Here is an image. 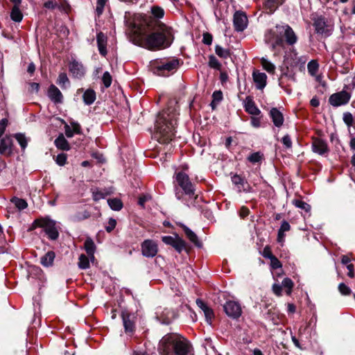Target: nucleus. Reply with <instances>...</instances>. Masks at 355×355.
<instances>
[{
    "mask_svg": "<svg viewBox=\"0 0 355 355\" xmlns=\"http://www.w3.org/2000/svg\"><path fill=\"white\" fill-rule=\"evenodd\" d=\"M150 33H139L135 43L150 50L168 47L173 40L171 28L162 24L157 19H153L148 24Z\"/></svg>",
    "mask_w": 355,
    "mask_h": 355,
    "instance_id": "nucleus-1",
    "label": "nucleus"
},
{
    "mask_svg": "<svg viewBox=\"0 0 355 355\" xmlns=\"http://www.w3.org/2000/svg\"><path fill=\"white\" fill-rule=\"evenodd\" d=\"M264 40L272 51H276L277 48L284 49L285 44L294 45L297 41V36L290 26L284 24L268 30Z\"/></svg>",
    "mask_w": 355,
    "mask_h": 355,
    "instance_id": "nucleus-2",
    "label": "nucleus"
},
{
    "mask_svg": "<svg viewBox=\"0 0 355 355\" xmlns=\"http://www.w3.org/2000/svg\"><path fill=\"white\" fill-rule=\"evenodd\" d=\"M160 355H192L191 345L184 337L177 334H168L159 342Z\"/></svg>",
    "mask_w": 355,
    "mask_h": 355,
    "instance_id": "nucleus-3",
    "label": "nucleus"
},
{
    "mask_svg": "<svg viewBox=\"0 0 355 355\" xmlns=\"http://www.w3.org/2000/svg\"><path fill=\"white\" fill-rule=\"evenodd\" d=\"M177 124V115L175 112L164 110L159 113L155 123V137L162 144L169 143L174 136Z\"/></svg>",
    "mask_w": 355,
    "mask_h": 355,
    "instance_id": "nucleus-4",
    "label": "nucleus"
},
{
    "mask_svg": "<svg viewBox=\"0 0 355 355\" xmlns=\"http://www.w3.org/2000/svg\"><path fill=\"white\" fill-rule=\"evenodd\" d=\"M35 223L38 226L43 228L45 234L51 240H56L59 236L58 228L56 222L49 218L37 219Z\"/></svg>",
    "mask_w": 355,
    "mask_h": 355,
    "instance_id": "nucleus-5",
    "label": "nucleus"
},
{
    "mask_svg": "<svg viewBox=\"0 0 355 355\" xmlns=\"http://www.w3.org/2000/svg\"><path fill=\"white\" fill-rule=\"evenodd\" d=\"M179 65V61L177 59L165 61L157 64L154 67L153 73L162 76H168L171 71L175 70Z\"/></svg>",
    "mask_w": 355,
    "mask_h": 355,
    "instance_id": "nucleus-6",
    "label": "nucleus"
},
{
    "mask_svg": "<svg viewBox=\"0 0 355 355\" xmlns=\"http://www.w3.org/2000/svg\"><path fill=\"white\" fill-rule=\"evenodd\" d=\"M175 180L185 194L189 196H193L194 195V187L187 174L182 171L176 173Z\"/></svg>",
    "mask_w": 355,
    "mask_h": 355,
    "instance_id": "nucleus-7",
    "label": "nucleus"
},
{
    "mask_svg": "<svg viewBox=\"0 0 355 355\" xmlns=\"http://www.w3.org/2000/svg\"><path fill=\"white\" fill-rule=\"evenodd\" d=\"M315 29L317 33L327 37L329 36L334 30V25L324 17H318L314 22Z\"/></svg>",
    "mask_w": 355,
    "mask_h": 355,
    "instance_id": "nucleus-8",
    "label": "nucleus"
},
{
    "mask_svg": "<svg viewBox=\"0 0 355 355\" xmlns=\"http://www.w3.org/2000/svg\"><path fill=\"white\" fill-rule=\"evenodd\" d=\"M351 98V94L345 90L331 94L329 98V103L333 107H339L346 105Z\"/></svg>",
    "mask_w": 355,
    "mask_h": 355,
    "instance_id": "nucleus-9",
    "label": "nucleus"
},
{
    "mask_svg": "<svg viewBox=\"0 0 355 355\" xmlns=\"http://www.w3.org/2000/svg\"><path fill=\"white\" fill-rule=\"evenodd\" d=\"M225 313L232 319L239 318L242 314V309L240 304L235 301H227L223 306Z\"/></svg>",
    "mask_w": 355,
    "mask_h": 355,
    "instance_id": "nucleus-10",
    "label": "nucleus"
},
{
    "mask_svg": "<svg viewBox=\"0 0 355 355\" xmlns=\"http://www.w3.org/2000/svg\"><path fill=\"white\" fill-rule=\"evenodd\" d=\"M141 248L143 256L148 258L155 257L158 251L157 243L150 239L145 240L141 243Z\"/></svg>",
    "mask_w": 355,
    "mask_h": 355,
    "instance_id": "nucleus-11",
    "label": "nucleus"
},
{
    "mask_svg": "<svg viewBox=\"0 0 355 355\" xmlns=\"http://www.w3.org/2000/svg\"><path fill=\"white\" fill-rule=\"evenodd\" d=\"M248 17L246 15L241 11H236L233 17V24L235 31L241 32L244 31L248 26Z\"/></svg>",
    "mask_w": 355,
    "mask_h": 355,
    "instance_id": "nucleus-12",
    "label": "nucleus"
},
{
    "mask_svg": "<svg viewBox=\"0 0 355 355\" xmlns=\"http://www.w3.org/2000/svg\"><path fill=\"white\" fill-rule=\"evenodd\" d=\"M162 241L166 244L173 246L178 252H181L186 248V243L178 236H164L162 238Z\"/></svg>",
    "mask_w": 355,
    "mask_h": 355,
    "instance_id": "nucleus-13",
    "label": "nucleus"
},
{
    "mask_svg": "<svg viewBox=\"0 0 355 355\" xmlns=\"http://www.w3.org/2000/svg\"><path fill=\"white\" fill-rule=\"evenodd\" d=\"M47 96L55 104L62 103L63 95L60 89L54 85H51L47 91Z\"/></svg>",
    "mask_w": 355,
    "mask_h": 355,
    "instance_id": "nucleus-14",
    "label": "nucleus"
},
{
    "mask_svg": "<svg viewBox=\"0 0 355 355\" xmlns=\"http://www.w3.org/2000/svg\"><path fill=\"white\" fill-rule=\"evenodd\" d=\"M69 71L73 76L77 78H81L85 73V69L83 64L76 60L70 62Z\"/></svg>",
    "mask_w": 355,
    "mask_h": 355,
    "instance_id": "nucleus-15",
    "label": "nucleus"
},
{
    "mask_svg": "<svg viewBox=\"0 0 355 355\" xmlns=\"http://www.w3.org/2000/svg\"><path fill=\"white\" fill-rule=\"evenodd\" d=\"M312 149L314 153L319 155H324L329 152L327 142L321 139H314L312 143Z\"/></svg>",
    "mask_w": 355,
    "mask_h": 355,
    "instance_id": "nucleus-16",
    "label": "nucleus"
},
{
    "mask_svg": "<svg viewBox=\"0 0 355 355\" xmlns=\"http://www.w3.org/2000/svg\"><path fill=\"white\" fill-rule=\"evenodd\" d=\"M123 327L126 334H132L135 331V323L131 319V315L126 311H123L121 313Z\"/></svg>",
    "mask_w": 355,
    "mask_h": 355,
    "instance_id": "nucleus-17",
    "label": "nucleus"
},
{
    "mask_svg": "<svg viewBox=\"0 0 355 355\" xmlns=\"http://www.w3.org/2000/svg\"><path fill=\"white\" fill-rule=\"evenodd\" d=\"M12 140L10 136H6L0 141V154L10 155L12 152Z\"/></svg>",
    "mask_w": 355,
    "mask_h": 355,
    "instance_id": "nucleus-18",
    "label": "nucleus"
},
{
    "mask_svg": "<svg viewBox=\"0 0 355 355\" xmlns=\"http://www.w3.org/2000/svg\"><path fill=\"white\" fill-rule=\"evenodd\" d=\"M253 80L258 89H263L266 85L267 76L265 73L254 71L252 73Z\"/></svg>",
    "mask_w": 355,
    "mask_h": 355,
    "instance_id": "nucleus-19",
    "label": "nucleus"
},
{
    "mask_svg": "<svg viewBox=\"0 0 355 355\" xmlns=\"http://www.w3.org/2000/svg\"><path fill=\"white\" fill-rule=\"evenodd\" d=\"M270 116L276 127L280 128L283 125L284 121V116L277 108L273 107L270 110Z\"/></svg>",
    "mask_w": 355,
    "mask_h": 355,
    "instance_id": "nucleus-20",
    "label": "nucleus"
},
{
    "mask_svg": "<svg viewBox=\"0 0 355 355\" xmlns=\"http://www.w3.org/2000/svg\"><path fill=\"white\" fill-rule=\"evenodd\" d=\"M244 104L245 110L250 114L257 116L261 113L260 110L256 106L250 97H246Z\"/></svg>",
    "mask_w": 355,
    "mask_h": 355,
    "instance_id": "nucleus-21",
    "label": "nucleus"
},
{
    "mask_svg": "<svg viewBox=\"0 0 355 355\" xmlns=\"http://www.w3.org/2000/svg\"><path fill=\"white\" fill-rule=\"evenodd\" d=\"M97 44L99 53L105 56L107 54L106 44L107 37L103 33H99L96 36Z\"/></svg>",
    "mask_w": 355,
    "mask_h": 355,
    "instance_id": "nucleus-22",
    "label": "nucleus"
},
{
    "mask_svg": "<svg viewBox=\"0 0 355 355\" xmlns=\"http://www.w3.org/2000/svg\"><path fill=\"white\" fill-rule=\"evenodd\" d=\"M180 227L182 228L187 237L190 240L191 242H192L196 246H201L200 242L198 241L197 235L191 230H190L184 224H180Z\"/></svg>",
    "mask_w": 355,
    "mask_h": 355,
    "instance_id": "nucleus-23",
    "label": "nucleus"
},
{
    "mask_svg": "<svg viewBox=\"0 0 355 355\" xmlns=\"http://www.w3.org/2000/svg\"><path fill=\"white\" fill-rule=\"evenodd\" d=\"M284 0H264V8L268 13L272 14L283 3Z\"/></svg>",
    "mask_w": 355,
    "mask_h": 355,
    "instance_id": "nucleus-24",
    "label": "nucleus"
},
{
    "mask_svg": "<svg viewBox=\"0 0 355 355\" xmlns=\"http://www.w3.org/2000/svg\"><path fill=\"white\" fill-rule=\"evenodd\" d=\"M44 7L47 9L53 10L55 8L58 7L60 9L64 10V12H67L69 9V6L67 3H64V5L58 6L56 3L55 0H46L44 3Z\"/></svg>",
    "mask_w": 355,
    "mask_h": 355,
    "instance_id": "nucleus-25",
    "label": "nucleus"
},
{
    "mask_svg": "<svg viewBox=\"0 0 355 355\" xmlns=\"http://www.w3.org/2000/svg\"><path fill=\"white\" fill-rule=\"evenodd\" d=\"M83 98L86 105H91L96 100V93L93 89H88L84 92Z\"/></svg>",
    "mask_w": 355,
    "mask_h": 355,
    "instance_id": "nucleus-26",
    "label": "nucleus"
},
{
    "mask_svg": "<svg viewBox=\"0 0 355 355\" xmlns=\"http://www.w3.org/2000/svg\"><path fill=\"white\" fill-rule=\"evenodd\" d=\"M55 145L58 148H60L63 150H69V144L67 140L64 138L63 135H60L55 140Z\"/></svg>",
    "mask_w": 355,
    "mask_h": 355,
    "instance_id": "nucleus-27",
    "label": "nucleus"
},
{
    "mask_svg": "<svg viewBox=\"0 0 355 355\" xmlns=\"http://www.w3.org/2000/svg\"><path fill=\"white\" fill-rule=\"evenodd\" d=\"M54 259L55 253L53 251H49L41 258L40 262L42 266L49 267L53 264Z\"/></svg>",
    "mask_w": 355,
    "mask_h": 355,
    "instance_id": "nucleus-28",
    "label": "nucleus"
},
{
    "mask_svg": "<svg viewBox=\"0 0 355 355\" xmlns=\"http://www.w3.org/2000/svg\"><path fill=\"white\" fill-rule=\"evenodd\" d=\"M107 203L110 207L114 211H119L123 207L122 201L116 198L108 199Z\"/></svg>",
    "mask_w": 355,
    "mask_h": 355,
    "instance_id": "nucleus-29",
    "label": "nucleus"
},
{
    "mask_svg": "<svg viewBox=\"0 0 355 355\" xmlns=\"http://www.w3.org/2000/svg\"><path fill=\"white\" fill-rule=\"evenodd\" d=\"M112 192L104 189V190H94L92 192L93 199L95 201H98L101 199L105 198L107 196L110 195Z\"/></svg>",
    "mask_w": 355,
    "mask_h": 355,
    "instance_id": "nucleus-30",
    "label": "nucleus"
},
{
    "mask_svg": "<svg viewBox=\"0 0 355 355\" xmlns=\"http://www.w3.org/2000/svg\"><path fill=\"white\" fill-rule=\"evenodd\" d=\"M85 249L89 256L94 257L96 246L91 238H87L85 241Z\"/></svg>",
    "mask_w": 355,
    "mask_h": 355,
    "instance_id": "nucleus-31",
    "label": "nucleus"
},
{
    "mask_svg": "<svg viewBox=\"0 0 355 355\" xmlns=\"http://www.w3.org/2000/svg\"><path fill=\"white\" fill-rule=\"evenodd\" d=\"M19 6L14 5L10 13L11 19L17 22L21 21L23 18L22 13L19 10Z\"/></svg>",
    "mask_w": 355,
    "mask_h": 355,
    "instance_id": "nucleus-32",
    "label": "nucleus"
},
{
    "mask_svg": "<svg viewBox=\"0 0 355 355\" xmlns=\"http://www.w3.org/2000/svg\"><path fill=\"white\" fill-rule=\"evenodd\" d=\"M261 63L263 69H265L269 73H274L275 71V66L271 62L266 58H262L261 59Z\"/></svg>",
    "mask_w": 355,
    "mask_h": 355,
    "instance_id": "nucleus-33",
    "label": "nucleus"
},
{
    "mask_svg": "<svg viewBox=\"0 0 355 355\" xmlns=\"http://www.w3.org/2000/svg\"><path fill=\"white\" fill-rule=\"evenodd\" d=\"M57 84H58L62 89L67 88V85H69V80L67 77V73H60L57 80Z\"/></svg>",
    "mask_w": 355,
    "mask_h": 355,
    "instance_id": "nucleus-34",
    "label": "nucleus"
},
{
    "mask_svg": "<svg viewBox=\"0 0 355 355\" xmlns=\"http://www.w3.org/2000/svg\"><path fill=\"white\" fill-rule=\"evenodd\" d=\"M10 201L15 205L19 210H23L28 206L26 201L17 197H13Z\"/></svg>",
    "mask_w": 355,
    "mask_h": 355,
    "instance_id": "nucleus-35",
    "label": "nucleus"
},
{
    "mask_svg": "<svg viewBox=\"0 0 355 355\" xmlns=\"http://www.w3.org/2000/svg\"><path fill=\"white\" fill-rule=\"evenodd\" d=\"M215 52L218 56L221 58L226 59L230 57V51L228 49H224L220 45H216Z\"/></svg>",
    "mask_w": 355,
    "mask_h": 355,
    "instance_id": "nucleus-36",
    "label": "nucleus"
},
{
    "mask_svg": "<svg viewBox=\"0 0 355 355\" xmlns=\"http://www.w3.org/2000/svg\"><path fill=\"white\" fill-rule=\"evenodd\" d=\"M15 138L19 144L21 149L25 150V148L27 146V144H28V139H26L25 135L21 133H17V134L15 135Z\"/></svg>",
    "mask_w": 355,
    "mask_h": 355,
    "instance_id": "nucleus-37",
    "label": "nucleus"
},
{
    "mask_svg": "<svg viewBox=\"0 0 355 355\" xmlns=\"http://www.w3.org/2000/svg\"><path fill=\"white\" fill-rule=\"evenodd\" d=\"M319 65L315 60H311L308 63L307 69L309 73L311 76H314L316 74L318 70Z\"/></svg>",
    "mask_w": 355,
    "mask_h": 355,
    "instance_id": "nucleus-38",
    "label": "nucleus"
},
{
    "mask_svg": "<svg viewBox=\"0 0 355 355\" xmlns=\"http://www.w3.org/2000/svg\"><path fill=\"white\" fill-rule=\"evenodd\" d=\"M248 159L252 164H256L260 162L263 159V154L260 152H256L252 153L248 157Z\"/></svg>",
    "mask_w": 355,
    "mask_h": 355,
    "instance_id": "nucleus-39",
    "label": "nucleus"
},
{
    "mask_svg": "<svg viewBox=\"0 0 355 355\" xmlns=\"http://www.w3.org/2000/svg\"><path fill=\"white\" fill-rule=\"evenodd\" d=\"M282 286L286 288V294L290 295L292 292V289L293 287V282L291 279L285 278L282 281Z\"/></svg>",
    "mask_w": 355,
    "mask_h": 355,
    "instance_id": "nucleus-40",
    "label": "nucleus"
},
{
    "mask_svg": "<svg viewBox=\"0 0 355 355\" xmlns=\"http://www.w3.org/2000/svg\"><path fill=\"white\" fill-rule=\"evenodd\" d=\"M78 266L81 269H87L89 267V259L85 254H81L79 257Z\"/></svg>",
    "mask_w": 355,
    "mask_h": 355,
    "instance_id": "nucleus-41",
    "label": "nucleus"
},
{
    "mask_svg": "<svg viewBox=\"0 0 355 355\" xmlns=\"http://www.w3.org/2000/svg\"><path fill=\"white\" fill-rule=\"evenodd\" d=\"M209 66L213 69H220L221 64L214 55L209 57Z\"/></svg>",
    "mask_w": 355,
    "mask_h": 355,
    "instance_id": "nucleus-42",
    "label": "nucleus"
},
{
    "mask_svg": "<svg viewBox=\"0 0 355 355\" xmlns=\"http://www.w3.org/2000/svg\"><path fill=\"white\" fill-rule=\"evenodd\" d=\"M112 78L110 73L108 71H105L102 77V81L103 83L104 86L106 88L109 87L112 84Z\"/></svg>",
    "mask_w": 355,
    "mask_h": 355,
    "instance_id": "nucleus-43",
    "label": "nucleus"
},
{
    "mask_svg": "<svg viewBox=\"0 0 355 355\" xmlns=\"http://www.w3.org/2000/svg\"><path fill=\"white\" fill-rule=\"evenodd\" d=\"M232 182L234 184L237 185L239 191H241V186L243 185L244 179L236 174L232 177Z\"/></svg>",
    "mask_w": 355,
    "mask_h": 355,
    "instance_id": "nucleus-44",
    "label": "nucleus"
},
{
    "mask_svg": "<svg viewBox=\"0 0 355 355\" xmlns=\"http://www.w3.org/2000/svg\"><path fill=\"white\" fill-rule=\"evenodd\" d=\"M338 291L343 295H349L352 293L350 288L344 283H340L338 285Z\"/></svg>",
    "mask_w": 355,
    "mask_h": 355,
    "instance_id": "nucleus-45",
    "label": "nucleus"
},
{
    "mask_svg": "<svg viewBox=\"0 0 355 355\" xmlns=\"http://www.w3.org/2000/svg\"><path fill=\"white\" fill-rule=\"evenodd\" d=\"M343 121L347 126H351L354 122V118L350 112H345L343 117Z\"/></svg>",
    "mask_w": 355,
    "mask_h": 355,
    "instance_id": "nucleus-46",
    "label": "nucleus"
},
{
    "mask_svg": "<svg viewBox=\"0 0 355 355\" xmlns=\"http://www.w3.org/2000/svg\"><path fill=\"white\" fill-rule=\"evenodd\" d=\"M294 204L297 207L304 209L306 211H309L311 209L310 205L304 201L297 200H295Z\"/></svg>",
    "mask_w": 355,
    "mask_h": 355,
    "instance_id": "nucleus-47",
    "label": "nucleus"
},
{
    "mask_svg": "<svg viewBox=\"0 0 355 355\" xmlns=\"http://www.w3.org/2000/svg\"><path fill=\"white\" fill-rule=\"evenodd\" d=\"M107 1V0H97L96 11L98 15H101L103 13L105 5Z\"/></svg>",
    "mask_w": 355,
    "mask_h": 355,
    "instance_id": "nucleus-48",
    "label": "nucleus"
},
{
    "mask_svg": "<svg viewBox=\"0 0 355 355\" xmlns=\"http://www.w3.org/2000/svg\"><path fill=\"white\" fill-rule=\"evenodd\" d=\"M213 101L211 104L216 103H218L223 99V93L220 91H215L212 95Z\"/></svg>",
    "mask_w": 355,
    "mask_h": 355,
    "instance_id": "nucleus-49",
    "label": "nucleus"
},
{
    "mask_svg": "<svg viewBox=\"0 0 355 355\" xmlns=\"http://www.w3.org/2000/svg\"><path fill=\"white\" fill-rule=\"evenodd\" d=\"M56 163L60 166H64L67 162V155L64 153H61L56 157Z\"/></svg>",
    "mask_w": 355,
    "mask_h": 355,
    "instance_id": "nucleus-50",
    "label": "nucleus"
},
{
    "mask_svg": "<svg viewBox=\"0 0 355 355\" xmlns=\"http://www.w3.org/2000/svg\"><path fill=\"white\" fill-rule=\"evenodd\" d=\"M152 13L155 17L162 18L164 16V10L159 7H153Z\"/></svg>",
    "mask_w": 355,
    "mask_h": 355,
    "instance_id": "nucleus-51",
    "label": "nucleus"
},
{
    "mask_svg": "<svg viewBox=\"0 0 355 355\" xmlns=\"http://www.w3.org/2000/svg\"><path fill=\"white\" fill-rule=\"evenodd\" d=\"M205 314V319H206V321L207 322V323H209V324H211V320L214 317V311L213 310L208 307L206 310V311L204 313Z\"/></svg>",
    "mask_w": 355,
    "mask_h": 355,
    "instance_id": "nucleus-52",
    "label": "nucleus"
},
{
    "mask_svg": "<svg viewBox=\"0 0 355 355\" xmlns=\"http://www.w3.org/2000/svg\"><path fill=\"white\" fill-rule=\"evenodd\" d=\"M116 221L115 219L110 218L107 223V225L105 226V230L107 232H111L116 227Z\"/></svg>",
    "mask_w": 355,
    "mask_h": 355,
    "instance_id": "nucleus-53",
    "label": "nucleus"
},
{
    "mask_svg": "<svg viewBox=\"0 0 355 355\" xmlns=\"http://www.w3.org/2000/svg\"><path fill=\"white\" fill-rule=\"evenodd\" d=\"M270 266L272 269L282 268V263L276 257H272L270 259Z\"/></svg>",
    "mask_w": 355,
    "mask_h": 355,
    "instance_id": "nucleus-54",
    "label": "nucleus"
},
{
    "mask_svg": "<svg viewBox=\"0 0 355 355\" xmlns=\"http://www.w3.org/2000/svg\"><path fill=\"white\" fill-rule=\"evenodd\" d=\"M282 141L287 148H290L292 147V141L291 137L288 135H285L282 138Z\"/></svg>",
    "mask_w": 355,
    "mask_h": 355,
    "instance_id": "nucleus-55",
    "label": "nucleus"
},
{
    "mask_svg": "<svg viewBox=\"0 0 355 355\" xmlns=\"http://www.w3.org/2000/svg\"><path fill=\"white\" fill-rule=\"evenodd\" d=\"M202 42L207 45H210L212 42V36L211 34L206 33L203 34Z\"/></svg>",
    "mask_w": 355,
    "mask_h": 355,
    "instance_id": "nucleus-56",
    "label": "nucleus"
},
{
    "mask_svg": "<svg viewBox=\"0 0 355 355\" xmlns=\"http://www.w3.org/2000/svg\"><path fill=\"white\" fill-rule=\"evenodd\" d=\"M262 255L265 258H267V259H270L272 257H274V255L272 254L270 248L268 247V246L264 248V249L263 250Z\"/></svg>",
    "mask_w": 355,
    "mask_h": 355,
    "instance_id": "nucleus-57",
    "label": "nucleus"
},
{
    "mask_svg": "<svg viewBox=\"0 0 355 355\" xmlns=\"http://www.w3.org/2000/svg\"><path fill=\"white\" fill-rule=\"evenodd\" d=\"M282 285L275 284L272 286V291H273L274 293L277 296L282 295Z\"/></svg>",
    "mask_w": 355,
    "mask_h": 355,
    "instance_id": "nucleus-58",
    "label": "nucleus"
},
{
    "mask_svg": "<svg viewBox=\"0 0 355 355\" xmlns=\"http://www.w3.org/2000/svg\"><path fill=\"white\" fill-rule=\"evenodd\" d=\"M7 125L8 120L6 119H2L0 121V135H3Z\"/></svg>",
    "mask_w": 355,
    "mask_h": 355,
    "instance_id": "nucleus-59",
    "label": "nucleus"
},
{
    "mask_svg": "<svg viewBox=\"0 0 355 355\" xmlns=\"http://www.w3.org/2000/svg\"><path fill=\"white\" fill-rule=\"evenodd\" d=\"M250 123H251V125L254 128H259V127H260V125H261L259 118L256 117V116L251 117Z\"/></svg>",
    "mask_w": 355,
    "mask_h": 355,
    "instance_id": "nucleus-60",
    "label": "nucleus"
},
{
    "mask_svg": "<svg viewBox=\"0 0 355 355\" xmlns=\"http://www.w3.org/2000/svg\"><path fill=\"white\" fill-rule=\"evenodd\" d=\"M290 229H291L290 224L287 221H286V220L282 221V225H281L280 228H279V230H281L282 232H285L289 231Z\"/></svg>",
    "mask_w": 355,
    "mask_h": 355,
    "instance_id": "nucleus-61",
    "label": "nucleus"
},
{
    "mask_svg": "<svg viewBox=\"0 0 355 355\" xmlns=\"http://www.w3.org/2000/svg\"><path fill=\"white\" fill-rule=\"evenodd\" d=\"M150 198V197L148 195H144L142 196H140L139 198L138 203L140 206L144 207L145 202H147Z\"/></svg>",
    "mask_w": 355,
    "mask_h": 355,
    "instance_id": "nucleus-62",
    "label": "nucleus"
},
{
    "mask_svg": "<svg viewBox=\"0 0 355 355\" xmlns=\"http://www.w3.org/2000/svg\"><path fill=\"white\" fill-rule=\"evenodd\" d=\"M347 268L348 270V273H347V275L351 277V278H353L354 277V266L353 264H348L347 266Z\"/></svg>",
    "mask_w": 355,
    "mask_h": 355,
    "instance_id": "nucleus-63",
    "label": "nucleus"
},
{
    "mask_svg": "<svg viewBox=\"0 0 355 355\" xmlns=\"http://www.w3.org/2000/svg\"><path fill=\"white\" fill-rule=\"evenodd\" d=\"M196 304L201 310L203 309H207L209 307L202 300L200 299L196 300Z\"/></svg>",
    "mask_w": 355,
    "mask_h": 355,
    "instance_id": "nucleus-64",
    "label": "nucleus"
}]
</instances>
